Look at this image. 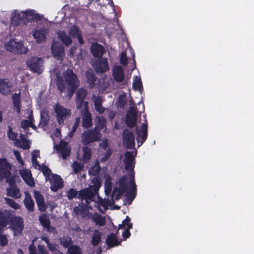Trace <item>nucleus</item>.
Instances as JSON below:
<instances>
[{
    "instance_id": "nucleus-1",
    "label": "nucleus",
    "mask_w": 254,
    "mask_h": 254,
    "mask_svg": "<svg viewBox=\"0 0 254 254\" xmlns=\"http://www.w3.org/2000/svg\"><path fill=\"white\" fill-rule=\"evenodd\" d=\"M64 81L67 84L68 95L71 97L80 85L77 75L72 70L67 71L64 76Z\"/></svg>"
},
{
    "instance_id": "nucleus-2",
    "label": "nucleus",
    "mask_w": 254,
    "mask_h": 254,
    "mask_svg": "<svg viewBox=\"0 0 254 254\" xmlns=\"http://www.w3.org/2000/svg\"><path fill=\"white\" fill-rule=\"evenodd\" d=\"M102 134L94 128L84 131L81 135V142L84 145L87 146L92 143L100 141Z\"/></svg>"
},
{
    "instance_id": "nucleus-3",
    "label": "nucleus",
    "mask_w": 254,
    "mask_h": 254,
    "mask_svg": "<svg viewBox=\"0 0 254 254\" xmlns=\"http://www.w3.org/2000/svg\"><path fill=\"white\" fill-rule=\"evenodd\" d=\"M54 110L56 114V118L60 125L63 124L64 121L71 115V110L61 106L59 103L54 107Z\"/></svg>"
},
{
    "instance_id": "nucleus-4",
    "label": "nucleus",
    "mask_w": 254,
    "mask_h": 254,
    "mask_svg": "<svg viewBox=\"0 0 254 254\" xmlns=\"http://www.w3.org/2000/svg\"><path fill=\"white\" fill-rule=\"evenodd\" d=\"M9 225V228L13 231L15 236L20 234L24 230L23 219L20 216L13 215Z\"/></svg>"
},
{
    "instance_id": "nucleus-5",
    "label": "nucleus",
    "mask_w": 254,
    "mask_h": 254,
    "mask_svg": "<svg viewBox=\"0 0 254 254\" xmlns=\"http://www.w3.org/2000/svg\"><path fill=\"white\" fill-rule=\"evenodd\" d=\"M7 50L14 54H23L27 52V49L24 46L22 42H17L11 39L5 44Z\"/></svg>"
},
{
    "instance_id": "nucleus-6",
    "label": "nucleus",
    "mask_w": 254,
    "mask_h": 254,
    "mask_svg": "<svg viewBox=\"0 0 254 254\" xmlns=\"http://www.w3.org/2000/svg\"><path fill=\"white\" fill-rule=\"evenodd\" d=\"M43 62L41 58L32 57L27 60V64L31 71L40 74L43 71Z\"/></svg>"
},
{
    "instance_id": "nucleus-7",
    "label": "nucleus",
    "mask_w": 254,
    "mask_h": 254,
    "mask_svg": "<svg viewBox=\"0 0 254 254\" xmlns=\"http://www.w3.org/2000/svg\"><path fill=\"white\" fill-rule=\"evenodd\" d=\"M137 110L134 106H131L126 116L125 124L130 129L133 128L137 124Z\"/></svg>"
},
{
    "instance_id": "nucleus-8",
    "label": "nucleus",
    "mask_w": 254,
    "mask_h": 254,
    "mask_svg": "<svg viewBox=\"0 0 254 254\" xmlns=\"http://www.w3.org/2000/svg\"><path fill=\"white\" fill-rule=\"evenodd\" d=\"M96 194V193L89 187L81 189L78 191L77 198L82 200H85L86 204L88 205L90 202L94 201Z\"/></svg>"
},
{
    "instance_id": "nucleus-9",
    "label": "nucleus",
    "mask_w": 254,
    "mask_h": 254,
    "mask_svg": "<svg viewBox=\"0 0 254 254\" xmlns=\"http://www.w3.org/2000/svg\"><path fill=\"white\" fill-rule=\"evenodd\" d=\"M123 140L126 147L132 149L134 147L135 142L134 133L128 129H125L122 134Z\"/></svg>"
},
{
    "instance_id": "nucleus-10",
    "label": "nucleus",
    "mask_w": 254,
    "mask_h": 254,
    "mask_svg": "<svg viewBox=\"0 0 254 254\" xmlns=\"http://www.w3.org/2000/svg\"><path fill=\"white\" fill-rule=\"evenodd\" d=\"M11 166L6 158L0 159V181L10 176Z\"/></svg>"
},
{
    "instance_id": "nucleus-11",
    "label": "nucleus",
    "mask_w": 254,
    "mask_h": 254,
    "mask_svg": "<svg viewBox=\"0 0 254 254\" xmlns=\"http://www.w3.org/2000/svg\"><path fill=\"white\" fill-rule=\"evenodd\" d=\"M93 67L97 73H104L109 69L108 62L105 58L95 60Z\"/></svg>"
},
{
    "instance_id": "nucleus-12",
    "label": "nucleus",
    "mask_w": 254,
    "mask_h": 254,
    "mask_svg": "<svg viewBox=\"0 0 254 254\" xmlns=\"http://www.w3.org/2000/svg\"><path fill=\"white\" fill-rule=\"evenodd\" d=\"M51 49L53 57L57 60H61L65 55L64 45L57 42L52 43Z\"/></svg>"
},
{
    "instance_id": "nucleus-13",
    "label": "nucleus",
    "mask_w": 254,
    "mask_h": 254,
    "mask_svg": "<svg viewBox=\"0 0 254 254\" xmlns=\"http://www.w3.org/2000/svg\"><path fill=\"white\" fill-rule=\"evenodd\" d=\"M51 184V190L54 192L56 191L58 189L61 188L64 186V181L60 176L52 174L51 178H50Z\"/></svg>"
},
{
    "instance_id": "nucleus-14",
    "label": "nucleus",
    "mask_w": 254,
    "mask_h": 254,
    "mask_svg": "<svg viewBox=\"0 0 254 254\" xmlns=\"http://www.w3.org/2000/svg\"><path fill=\"white\" fill-rule=\"evenodd\" d=\"M68 143L65 141H61L59 145L55 146L56 151L61 153L63 159H66L69 155L70 150L67 148Z\"/></svg>"
},
{
    "instance_id": "nucleus-15",
    "label": "nucleus",
    "mask_w": 254,
    "mask_h": 254,
    "mask_svg": "<svg viewBox=\"0 0 254 254\" xmlns=\"http://www.w3.org/2000/svg\"><path fill=\"white\" fill-rule=\"evenodd\" d=\"M135 159V156L133 152L131 151H127L125 153V158L124 162L125 163V168L127 170H133L134 164H133Z\"/></svg>"
},
{
    "instance_id": "nucleus-16",
    "label": "nucleus",
    "mask_w": 254,
    "mask_h": 254,
    "mask_svg": "<svg viewBox=\"0 0 254 254\" xmlns=\"http://www.w3.org/2000/svg\"><path fill=\"white\" fill-rule=\"evenodd\" d=\"M23 15V24H26L33 20H39L41 19L40 15L35 13L33 10H27L22 12Z\"/></svg>"
},
{
    "instance_id": "nucleus-17",
    "label": "nucleus",
    "mask_w": 254,
    "mask_h": 254,
    "mask_svg": "<svg viewBox=\"0 0 254 254\" xmlns=\"http://www.w3.org/2000/svg\"><path fill=\"white\" fill-rule=\"evenodd\" d=\"M87 91L84 88H81L76 92V104L77 109H80L84 103V99L87 95Z\"/></svg>"
},
{
    "instance_id": "nucleus-18",
    "label": "nucleus",
    "mask_w": 254,
    "mask_h": 254,
    "mask_svg": "<svg viewBox=\"0 0 254 254\" xmlns=\"http://www.w3.org/2000/svg\"><path fill=\"white\" fill-rule=\"evenodd\" d=\"M13 214L8 210L0 209V225L7 227L11 221Z\"/></svg>"
},
{
    "instance_id": "nucleus-19",
    "label": "nucleus",
    "mask_w": 254,
    "mask_h": 254,
    "mask_svg": "<svg viewBox=\"0 0 254 254\" xmlns=\"http://www.w3.org/2000/svg\"><path fill=\"white\" fill-rule=\"evenodd\" d=\"M82 126L84 128H90L93 125L91 114L89 110L82 111Z\"/></svg>"
},
{
    "instance_id": "nucleus-20",
    "label": "nucleus",
    "mask_w": 254,
    "mask_h": 254,
    "mask_svg": "<svg viewBox=\"0 0 254 254\" xmlns=\"http://www.w3.org/2000/svg\"><path fill=\"white\" fill-rule=\"evenodd\" d=\"M112 75L114 80L118 83H121L124 80L125 75L122 66L117 65L112 69Z\"/></svg>"
},
{
    "instance_id": "nucleus-21",
    "label": "nucleus",
    "mask_w": 254,
    "mask_h": 254,
    "mask_svg": "<svg viewBox=\"0 0 254 254\" xmlns=\"http://www.w3.org/2000/svg\"><path fill=\"white\" fill-rule=\"evenodd\" d=\"M34 196L39 210L42 212H45L47 209V206L45 203L43 195L39 191L35 190Z\"/></svg>"
},
{
    "instance_id": "nucleus-22",
    "label": "nucleus",
    "mask_w": 254,
    "mask_h": 254,
    "mask_svg": "<svg viewBox=\"0 0 254 254\" xmlns=\"http://www.w3.org/2000/svg\"><path fill=\"white\" fill-rule=\"evenodd\" d=\"M141 128V130H137L136 131L137 135V141L138 143H140V145H141L147 138V125L143 123Z\"/></svg>"
},
{
    "instance_id": "nucleus-23",
    "label": "nucleus",
    "mask_w": 254,
    "mask_h": 254,
    "mask_svg": "<svg viewBox=\"0 0 254 254\" xmlns=\"http://www.w3.org/2000/svg\"><path fill=\"white\" fill-rule=\"evenodd\" d=\"M91 52L94 57L101 58L105 52V50L102 45L94 43L91 45Z\"/></svg>"
},
{
    "instance_id": "nucleus-24",
    "label": "nucleus",
    "mask_w": 254,
    "mask_h": 254,
    "mask_svg": "<svg viewBox=\"0 0 254 254\" xmlns=\"http://www.w3.org/2000/svg\"><path fill=\"white\" fill-rule=\"evenodd\" d=\"M137 188L134 179V175H132V179L130 182V189L126 194L127 200L130 201L131 203L135 199L136 195Z\"/></svg>"
},
{
    "instance_id": "nucleus-25",
    "label": "nucleus",
    "mask_w": 254,
    "mask_h": 254,
    "mask_svg": "<svg viewBox=\"0 0 254 254\" xmlns=\"http://www.w3.org/2000/svg\"><path fill=\"white\" fill-rule=\"evenodd\" d=\"M12 85L7 79H0V93L4 95H8L12 91Z\"/></svg>"
},
{
    "instance_id": "nucleus-26",
    "label": "nucleus",
    "mask_w": 254,
    "mask_h": 254,
    "mask_svg": "<svg viewBox=\"0 0 254 254\" xmlns=\"http://www.w3.org/2000/svg\"><path fill=\"white\" fill-rule=\"evenodd\" d=\"M20 174L23 180L28 185L31 187L34 186L35 183L29 170L25 169L21 170L20 172Z\"/></svg>"
},
{
    "instance_id": "nucleus-27",
    "label": "nucleus",
    "mask_w": 254,
    "mask_h": 254,
    "mask_svg": "<svg viewBox=\"0 0 254 254\" xmlns=\"http://www.w3.org/2000/svg\"><path fill=\"white\" fill-rule=\"evenodd\" d=\"M86 82L90 88H93L95 86V82L97 80L96 75L92 69H88L86 73Z\"/></svg>"
},
{
    "instance_id": "nucleus-28",
    "label": "nucleus",
    "mask_w": 254,
    "mask_h": 254,
    "mask_svg": "<svg viewBox=\"0 0 254 254\" xmlns=\"http://www.w3.org/2000/svg\"><path fill=\"white\" fill-rule=\"evenodd\" d=\"M46 36L47 32L45 29H35L33 32V36L38 43L46 40Z\"/></svg>"
},
{
    "instance_id": "nucleus-29",
    "label": "nucleus",
    "mask_w": 254,
    "mask_h": 254,
    "mask_svg": "<svg viewBox=\"0 0 254 254\" xmlns=\"http://www.w3.org/2000/svg\"><path fill=\"white\" fill-rule=\"evenodd\" d=\"M21 23H23L22 12L19 13L17 11L13 12L11 17V25L16 27L19 25Z\"/></svg>"
},
{
    "instance_id": "nucleus-30",
    "label": "nucleus",
    "mask_w": 254,
    "mask_h": 254,
    "mask_svg": "<svg viewBox=\"0 0 254 254\" xmlns=\"http://www.w3.org/2000/svg\"><path fill=\"white\" fill-rule=\"evenodd\" d=\"M106 243L109 248H112L119 245L121 242L118 240L116 234L111 233L107 236Z\"/></svg>"
},
{
    "instance_id": "nucleus-31",
    "label": "nucleus",
    "mask_w": 254,
    "mask_h": 254,
    "mask_svg": "<svg viewBox=\"0 0 254 254\" xmlns=\"http://www.w3.org/2000/svg\"><path fill=\"white\" fill-rule=\"evenodd\" d=\"M6 191L7 196L13 198L18 199L21 197L20 190L17 186L7 188Z\"/></svg>"
},
{
    "instance_id": "nucleus-32",
    "label": "nucleus",
    "mask_w": 254,
    "mask_h": 254,
    "mask_svg": "<svg viewBox=\"0 0 254 254\" xmlns=\"http://www.w3.org/2000/svg\"><path fill=\"white\" fill-rule=\"evenodd\" d=\"M13 104L14 105V109L16 112L19 114L20 113L21 108V94L15 93L12 96Z\"/></svg>"
},
{
    "instance_id": "nucleus-33",
    "label": "nucleus",
    "mask_w": 254,
    "mask_h": 254,
    "mask_svg": "<svg viewBox=\"0 0 254 254\" xmlns=\"http://www.w3.org/2000/svg\"><path fill=\"white\" fill-rule=\"evenodd\" d=\"M96 119L97 121L96 122L95 127L93 128L100 132V131L106 127V120L103 116H97Z\"/></svg>"
},
{
    "instance_id": "nucleus-34",
    "label": "nucleus",
    "mask_w": 254,
    "mask_h": 254,
    "mask_svg": "<svg viewBox=\"0 0 254 254\" xmlns=\"http://www.w3.org/2000/svg\"><path fill=\"white\" fill-rule=\"evenodd\" d=\"M58 35L60 40L64 43L66 46L68 47L72 44V40L71 38L68 36L65 31H61L58 33Z\"/></svg>"
},
{
    "instance_id": "nucleus-35",
    "label": "nucleus",
    "mask_w": 254,
    "mask_h": 254,
    "mask_svg": "<svg viewBox=\"0 0 254 254\" xmlns=\"http://www.w3.org/2000/svg\"><path fill=\"white\" fill-rule=\"evenodd\" d=\"M94 103L95 109L96 111L99 112L100 114L103 113L105 111V108L102 106V101L101 96H98L95 97L94 99Z\"/></svg>"
},
{
    "instance_id": "nucleus-36",
    "label": "nucleus",
    "mask_w": 254,
    "mask_h": 254,
    "mask_svg": "<svg viewBox=\"0 0 254 254\" xmlns=\"http://www.w3.org/2000/svg\"><path fill=\"white\" fill-rule=\"evenodd\" d=\"M102 233L98 230H95L92 237L91 244L93 246H96L101 241Z\"/></svg>"
},
{
    "instance_id": "nucleus-37",
    "label": "nucleus",
    "mask_w": 254,
    "mask_h": 254,
    "mask_svg": "<svg viewBox=\"0 0 254 254\" xmlns=\"http://www.w3.org/2000/svg\"><path fill=\"white\" fill-rule=\"evenodd\" d=\"M24 204L28 211L33 212L34 210V202L30 195L26 196L24 200Z\"/></svg>"
},
{
    "instance_id": "nucleus-38",
    "label": "nucleus",
    "mask_w": 254,
    "mask_h": 254,
    "mask_svg": "<svg viewBox=\"0 0 254 254\" xmlns=\"http://www.w3.org/2000/svg\"><path fill=\"white\" fill-rule=\"evenodd\" d=\"M82 150L83 151L82 160L86 163L88 162L91 158V149L86 146L83 147Z\"/></svg>"
},
{
    "instance_id": "nucleus-39",
    "label": "nucleus",
    "mask_w": 254,
    "mask_h": 254,
    "mask_svg": "<svg viewBox=\"0 0 254 254\" xmlns=\"http://www.w3.org/2000/svg\"><path fill=\"white\" fill-rule=\"evenodd\" d=\"M60 244L64 248L70 247L72 244L71 238L67 236H64L59 239Z\"/></svg>"
},
{
    "instance_id": "nucleus-40",
    "label": "nucleus",
    "mask_w": 254,
    "mask_h": 254,
    "mask_svg": "<svg viewBox=\"0 0 254 254\" xmlns=\"http://www.w3.org/2000/svg\"><path fill=\"white\" fill-rule=\"evenodd\" d=\"M92 183L93 184L90 186L89 187L92 189L95 193H97L101 186V183L100 178L96 177H94L92 180Z\"/></svg>"
},
{
    "instance_id": "nucleus-41",
    "label": "nucleus",
    "mask_w": 254,
    "mask_h": 254,
    "mask_svg": "<svg viewBox=\"0 0 254 254\" xmlns=\"http://www.w3.org/2000/svg\"><path fill=\"white\" fill-rule=\"evenodd\" d=\"M101 167L99 162L97 160L93 166H92L88 171L89 174L92 176H96L100 172Z\"/></svg>"
},
{
    "instance_id": "nucleus-42",
    "label": "nucleus",
    "mask_w": 254,
    "mask_h": 254,
    "mask_svg": "<svg viewBox=\"0 0 254 254\" xmlns=\"http://www.w3.org/2000/svg\"><path fill=\"white\" fill-rule=\"evenodd\" d=\"M126 181V177L125 176H123L119 180V190H121L122 192H126L127 190V185Z\"/></svg>"
},
{
    "instance_id": "nucleus-43",
    "label": "nucleus",
    "mask_w": 254,
    "mask_h": 254,
    "mask_svg": "<svg viewBox=\"0 0 254 254\" xmlns=\"http://www.w3.org/2000/svg\"><path fill=\"white\" fill-rule=\"evenodd\" d=\"M7 136L12 141H16V143L17 144H20V140L19 139H17V137L18 136V133L14 132L12 130V128L9 126L8 130L7 131Z\"/></svg>"
},
{
    "instance_id": "nucleus-44",
    "label": "nucleus",
    "mask_w": 254,
    "mask_h": 254,
    "mask_svg": "<svg viewBox=\"0 0 254 254\" xmlns=\"http://www.w3.org/2000/svg\"><path fill=\"white\" fill-rule=\"evenodd\" d=\"M133 88L134 90L136 91H141L143 89L141 80L137 76H135L134 79Z\"/></svg>"
},
{
    "instance_id": "nucleus-45",
    "label": "nucleus",
    "mask_w": 254,
    "mask_h": 254,
    "mask_svg": "<svg viewBox=\"0 0 254 254\" xmlns=\"http://www.w3.org/2000/svg\"><path fill=\"white\" fill-rule=\"evenodd\" d=\"M39 220L41 225L45 228L46 226H49L50 223V219L45 214H41L39 218Z\"/></svg>"
},
{
    "instance_id": "nucleus-46",
    "label": "nucleus",
    "mask_w": 254,
    "mask_h": 254,
    "mask_svg": "<svg viewBox=\"0 0 254 254\" xmlns=\"http://www.w3.org/2000/svg\"><path fill=\"white\" fill-rule=\"evenodd\" d=\"M67 254H82V252L79 247L76 245H72L69 247Z\"/></svg>"
},
{
    "instance_id": "nucleus-47",
    "label": "nucleus",
    "mask_w": 254,
    "mask_h": 254,
    "mask_svg": "<svg viewBox=\"0 0 254 254\" xmlns=\"http://www.w3.org/2000/svg\"><path fill=\"white\" fill-rule=\"evenodd\" d=\"M93 221L100 226H103L105 224V218L100 214H97L93 219Z\"/></svg>"
},
{
    "instance_id": "nucleus-48",
    "label": "nucleus",
    "mask_w": 254,
    "mask_h": 254,
    "mask_svg": "<svg viewBox=\"0 0 254 254\" xmlns=\"http://www.w3.org/2000/svg\"><path fill=\"white\" fill-rule=\"evenodd\" d=\"M131 219L128 216H127L126 218L122 221L121 224L119 225L118 228L121 229L123 226H127L128 229H132L133 228V224L130 223Z\"/></svg>"
},
{
    "instance_id": "nucleus-49",
    "label": "nucleus",
    "mask_w": 254,
    "mask_h": 254,
    "mask_svg": "<svg viewBox=\"0 0 254 254\" xmlns=\"http://www.w3.org/2000/svg\"><path fill=\"white\" fill-rule=\"evenodd\" d=\"M78 192L74 188H70L67 193V196L69 200H72L73 198H77Z\"/></svg>"
},
{
    "instance_id": "nucleus-50",
    "label": "nucleus",
    "mask_w": 254,
    "mask_h": 254,
    "mask_svg": "<svg viewBox=\"0 0 254 254\" xmlns=\"http://www.w3.org/2000/svg\"><path fill=\"white\" fill-rule=\"evenodd\" d=\"M23 136V135L21 134L22 145H21V144H17L16 145L18 146L19 145H20V147L24 150H28L30 147V142L28 140L24 138Z\"/></svg>"
},
{
    "instance_id": "nucleus-51",
    "label": "nucleus",
    "mask_w": 254,
    "mask_h": 254,
    "mask_svg": "<svg viewBox=\"0 0 254 254\" xmlns=\"http://www.w3.org/2000/svg\"><path fill=\"white\" fill-rule=\"evenodd\" d=\"M41 168V171L43 175L45 176L46 179H50V176L52 175V174L50 168L46 165H43Z\"/></svg>"
},
{
    "instance_id": "nucleus-52",
    "label": "nucleus",
    "mask_w": 254,
    "mask_h": 254,
    "mask_svg": "<svg viewBox=\"0 0 254 254\" xmlns=\"http://www.w3.org/2000/svg\"><path fill=\"white\" fill-rule=\"evenodd\" d=\"M5 200L6 203L11 208L14 209H18L20 208V205L12 199L5 198Z\"/></svg>"
},
{
    "instance_id": "nucleus-53",
    "label": "nucleus",
    "mask_w": 254,
    "mask_h": 254,
    "mask_svg": "<svg viewBox=\"0 0 254 254\" xmlns=\"http://www.w3.org/2000/svg\"><path fill=\"white\" fill-rule=\"evenodd\" d=\"M80 33L79 28L76 25L72 26L69 32V34L73 38H76Z\"/></svg>"
},
{
    "instance_id": "nucleus-54",
    "label": "nucleus",
    "mask_w": 254,
    "mask_h": 254,
    "mask_svg": "<svg viewBox=\"0 0 254 254\" xmlns=\"http://www.w3.org/2000/svg\"><path fill=\"white\" fill-rule=\"evenodd\" d=\"M83 165H82L78 161H75L72 164V167L75 173L77 174L81 172L83 169Z\"/></svg>"
},
{
    "instance_id": "nucleus-55",
    "label": "nucleus",
    "mask_w": 254,
    "mask_h": 254,
    "mask_svg": "<svg viewBox=\"0 0 254 254\" xmlns=\"http://www.w3.org/2000/svg\"><path fill=\"white\" fill-rule=\"evenodd\" d=\"M8 243L7 235L5 234L0 235V246H5Z\"/></svg>"
},
{
    "instance_id": "nucleus-56",
    "label": "nucleus",
    "mask_w": 254,
    "mask_h": 254,
    "mask_svg": "<svg viewBox=\"0 0 254 254\" xmlns=\"http://www.w3.org/2000/svg\"><path fill=\"white\" fill-rule=\"evenodd\" d=\"M120 63L126 66L128 64L127 59L125 52H122L120 55Z\"/></svg>"
},
{
    "instance_id": "nucleus-57",
    "label": "nucleus",
    "mask_w": 254,
    "mask_h": 254,
    "mask_svg": "<svg viewBox=\"0 0 254 254\" xmlns=\"http://www.w3.org/2000/svg\"><path fill=\"white\" fill-rule=\"evenodd\" d=\"M48 250L53 253V254L55 253L58 250V245L55 243L50 242L47 245Z\"/></svg>"
},
{
    "instance_id": "nucleus-58",
    "label": "nucleus",
    "mask_w": 254,
    "mask_h": 254,
    "mask_svg": "<svg viewBox=\"0 0 254 254\" xmlns=\"http://www.w3.org/2000/svg\"><path fill=\"white\" fill-rule=\"evenodd\" d=\"M28 250L29 254H41L40 252H38L36 246L34 245V243L32 242L28 246Z\"/></svg>"
},
{
    "instance_id": "nucleus-59",
    "label": "nucleus",
    "mask_w": 254,
    "mask_h": 254,
    "mask_svg": "<svg viewBox=\"0 0 254 254\" xmlns=\"http://www.w3.org/2000/svg\"><path fill=\"white\" fill-rule=\"evenodd\" d=\"M118 106L120 108H124L127 104L126 98L124 96H120L118 101Z\"/></svg>"
},
{
    "instance_id": "nucleus-60",
    "label": "nucleus",
    "mask_w": 254,
    "mask_h": 254,
    "mask_svg": "<svg viewBox=\"0 0 254 254\" xmlns=\"http://www.w3.org/2000/svg\"><path fill=\"white\" fill-rule=\"evenodd\" d=\"M32 122V121L28 120H23L21 122V127L23 129L26 130L30 127Z\"/></svg>"
},
{
    "instance_id": "nucleus-61",
    "label": "nucleus",
    "mask_w": 254,
    "mask_h": 254,
    "mask_svg": "<svg viewBox=\"0 0 254 254\" xmlns=\"http://www.w3.org/2000/svg\"><path fill=\"white\" fill-rule=\"evenodd\" d=\"M112 153V151L111 149L109 148L106 152L105 153L104 156L101 159V161L102 162H105L108 160L110 156L111 155Z\"/></svg>"
},
{
    "instance_id": "nucleus-62",
    "label": "nucleus",
    "mask_w": 254,
    "mask_h": 254,
    "mask_svg": "<svg viewBox=\"0 0 254 254\" xmlns=\"http://www.w3.org/2000/svg\"><path fill=\"white\" fill-rule=\"evenodd\" d=\"M58 89L60 91L61 93L63 92L65 89V83L63 80L58 81L57 83Z\"/></svg>"
},
{
    "instance_id": "nucleus-63",
    "label": "nucleus",
    "mask_w": 254,
    "mask_h": 254,
    "mask_svg": "<svg viewBox=\"0 0 254 254\" xmlns=\"http://www.w3.org/2000/svg\"><path fill=\"white\" fill-rule=\"evenodd\" d=\"M80 122V118L79 117L76 118L75 121L72 127V132H75L78 128Z\"/></svg>"
},
{
    "instance_id": "nucleus-64",
    "label": "nucleus",
    "mask_w": 254,
    "mask_h": 254,
    "mask_svg": "<svg viewBox=\"0 0 254 254\" xmlns=\"http://www.w3.org/2000/svg\"><path fill=\"white\" fill-rule=\"evenodd\" d=\"M6 182H7L8 183L10 187L16 186V184H15V180L14 178H13V177L9 176V177H6Z\"/></svg>"
}]
</instances>
